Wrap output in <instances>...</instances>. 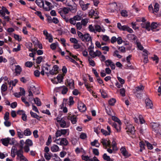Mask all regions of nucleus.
<instances>
[{"mask_svg":"<svg viewBox=\"0 0 161 161\" xmlns=\"http://www.w3.org/2000/svg\"><path fill=\"white\" fill-rule=\"evenodd\" d=\"M77 33L79 37L83 42H89L92 40L91 36L88 33H86L84 35L79 31H77Z\"/></svg>","mask_w":161,"mask_h":161,"instance_id":"1","label":"nucleus"},{"mask_svg":"<svg viewBox=\"0 0 161 161\" xmlns=\"http://www.w3.org/2000/svg\"><path fill=\"white\" fill-rule=\"evenodd\" d=\"M108 12L111 13L114 12L118 10V6L116 3H109L107 9Z\"/></svg>","mask_w":161,"mask_h":161,"instance_id":"2","label":"nucleus"},{"mask_svg":"<svg viewBox=\"0 0 161 161\" xmlns=\"http://www.w3.org/2000/svg\"><path fill=\"white\" fill-rule=\"evenodd\" d=\"M57 121L59 124L60 126L62 128H67L69 125L66 123L65 120V118L63 117L60 118L58 117L56 118Z\"/></svg>","mask_w":161,"mask_h":161,"instance_id":"3","label":"nucleus"},{"mask_svg":"<svg viewBox=\"0 0 161 161\" xmlns=\"http://www.w3.org/2000/svg\"><path fill=\"white\" fill-rule=\"evenodd\" d=\"M153 130L155 132L158 133L161 125L158 123L152 122L150 123Z\"/></svg>","mask_w":161,"mask_h":161,"instance_id":"4","label":"nucleus"},{"mask_svg":"<svg viewBox=\"0 0 161 161\" xmlns=\"http://www.w3.org/2000/svg\"><path fill=\"white\" fill-rule=\"evenodd\" d=\"M126 132L128 134H134L135 133V130L134 127L131 124H128L126 126Z\"/></svg>","mask_w":161,"mask_h":161,"instance_id":"5","label":"nucleus"},{"mask_svg":"<svg viewBox=\"0 0 161 161\" xmlns=\"http://www.w3.org/2000/svg\"><path fill=\"white\" fill-rule=\"evenodd\" d=\"M89 54L90 56L93 58H95L96 57H99L102 54L101 52L98 50H97L94 52L92 49L89 51Z\"/></svg>","mask_w":161,"mask_h":161,"instance_id":"6","label":"nucleus"},{"mask_svg":"<svg viewBox=\"0 0 161 161\" xmlns=\"http://www.w3.org/2000/svg\"><path fill=\"white\" fill-rule=\"evenodd\" d=\"M120 151L121 153L125 158H128L131 155L128 152L124 147H122L120 149Z\"/></svg>","mask_w":161,"mask_h":161,"instance_id":"7","label":"nucleus"},{"mask_svg":"<svg viewBox=\"0 0 161 161\" xmlns=\"http://www.w3.org/2000/svg\"><path fill=\"white\" fill-rule=\"evenodd\" d=\"M5 14H9L10 12L5 7L3 6L2 7V9L0 10V16H4Z\"/></svg>","mask_w":161,"mask_h":161,"instance_id":"8","label":"nucleus"},{"mask_svg":"<svg viewBox=\"0 0 161 161\" xmlns=\"http://www.w3.org/2000/svg\"><path fill=\"white\" fill-rule=\"evenodd\" d=\"M78 108L81 112H84L86 110V105L81 102H79L78 104Z\"/></svg>","mask_w":161,"mask_h":161,"instance_id":"9","label":"nucleus"},{"mask_svg":"<svg viewBox=\"0 0 161 161\" xmlns=\"http://www.w3.org/2000/svg\"><path fill=\"white\" fill-rule=\"evenodd\" d=\"M146 107L147 108H152L153 104L152 101L149 98H146L145 100Z\"/></svg>","mask_w":161,"mask_h":161,"instance_id":"10","label":"nucleus"},{"mask_svg":"<svg viewBox=\"0 0 161 161\" xmlns=\"http://www.w3.org/2000/svg\"><path fill=\"white\" fill-rule=\"evenodd\" d=\"M69 12V9L68 7H64L60 8L58 10V13L59 14H62V13L64 14H67Z\"/></svg>","mask_w":161,"mask_h":161,"instance_id":"11","label":"nucleus"},{"mask_svg":"<svg viewBox=\"0 0 161 161\" xmlns=\"http://www.w3.org/2000/svg\"><path fill=\"white\" fill-rule=\"evenodd\" d=\"M79 3L82 10L84 11L86 10L88 8L89 5L90 4L89 3L85 4L84 2L82 1H80Z\"/></svg>","mask_w":161,"mask_h":161,"instance_id":"12","label":"nucleus"},{"mask_svg":"<svg viewBox=\"0 0 161 161\" xmlns=\"http://www.w3.org/2000/svg\"><path fill=\"white\" fill-rule=\"evenodd\" d=\"M23 153L24 152L22 148L16 151V155H17V158L18 159H19L21 157H23Z\"/></svg>","mask_w":161,"mask_h":161,"instance_id":"13","label":"nucleus"},{"mask_svg":"<svg viewBox=\"0 0 161 161\" xmlns=\"http://www.w3.org/2000/svg\"><path fill=\"white\" fill-rule=\"evenodd\" d=\"M58 89L63 94H66L68 91V88L65 86H63L59 87L58 88Z\"/></svg>","mask_w":161,"mask_h":161,"instance_id":"14","label":"nucleus"},{"mask_svg":"<svg viewBox=\"0 0 161 161\" xmlns=\"http://www.w3.org/2000/svg\"><path fill=\"white\" fill-rule=\"evenodd\" d=\"M103 145L105 147H109L110 146V142L106 139H102L101 141Z\"/></svg>","mask_w":161,"mask_h":161,"instance_id":"15","label":"nucleus"},{"mask_svg":"<svg viewBox=\"0 0 161 161\" xmlns=\"http://www.w3.org/2000/svg\"><path fill=\"white\" fill-rule=\"evenodd\" d=\"M82 14L80 11L77 12V15L74 16L73 18L76 20L79 21L81 19Z\"/></svg>","mask_w":161,"mask_h":161,"instance_id":"16","label":"nucleus"},{"mask_svg":"<svg viewBox=\"0 0 161 161\" xmlns=\"http://www.w3.org/2000/svg\"><path fill=\"white\" fill-rule=\"evenodd\" d=\"M67 83L70 88L73 89L74 88V81L73 80L68 79Z\"/></svg>","mask_w":161,"mask_h":161,"instance_id":"17","label":"nucleus"},{"mask_svg":"<svg viewBox=\"0 0 161 161\" xmlns=\"http://www.w3.org/2000/svg\"><path fill=\"white\" fill-rule=\"evenodd\" d=\"M51 4V3H50L47 1H45V5L47 6V7H45L44 5V6L43 7L44 9L46 11H49L51 9L50 7Z\"/></svg>","mask_w":161,"mask_h":161,"instance_id":"18","label":"nucleus"},{"mask_svg":"<svg viewBox=\"0 0 161 161\" xmlns=\"http://www.w3.org/2000/svg\"><path fill=\"white\" fill-rule=\"evenodd\" d=\"M121 124L122 123L120 124H117L116 123H114L113 125V126L116 129L117 132H119L121 130Z\"/></svg>","mask_w":161,"mask_h":161,"instance_id":"19","label":"nucleus"},{"mask_svg":"<svg viewBox=\"0 0 161 161\" xmlns=\"http://www.w3.org/2000/svg\"><path fill=\"white\" fill-rule=\"evenodd\" d=\"M33 99H34L35 104H36L37 106H40L41 105V103L40 100L38 98L36 97L34 99L33 97H31L29 98V100H31V101H32Z\"/></svg>","mask_w":161,"mask_h":161,"instance_id":"20","label":"nucleus"},{"mask_svg":"<svg viewBox=\"0 0 161 161\" xmlns=\"http://www.w3.org/2000/svg\"><path fill=\"white\" fill-rule=\"evenodd\" d=\"M17 136L19 138H23L24 136V132H23L20 129H17Z\"/></svg>","mask_w":161,"mask_h":161,"instance_id":"21","label":"nucleus"},{"mask_svg":"<svg viewBox=\"0 0 161 161\" xmlns=\"http://www.w3.org/2000/svg\"><path fill=\"white\" fill-rule=\"evenodd\" d=\"M95 33H96L97 32H100L101 31L103 32H104V29H102L100 26L98 25H95Z\"/></svg>","mask_w":161,"mask_h":161,"instance_id":"22","label":"nucleus"},{"mask_svg":"<svg viewBox=\"0 0 161 161\" xmlns=\"http://www.w3.org/2000/svg\"><path fill=\"white\" fill-rule=\"evenodd\" d=\"M59 147L56 145H53L51 147V150L53 152H56L59 151Z\"/></svg>","mask_w":161,"mask_h":161,"instance_id":"23","label":"nucleus"},{"mask_svg":"<svg viewBox=\"0 0 161 161\" xmlns=\"http://www.w3.org/2000/svg\"><path fill=\"white\" fill-rule=\"evenodd\" d=\"M8 139L9 137L2 139L1 140V141L3 145L5 146H7L9 144Z\"/></svg>","mask_w":161,"mask_h":161,"instance_id":"24","label":"nucleus"},{"mask_svg":"<svg viewBox=\"0 0 161 161\" xmlns=\"http://www.w3.org/2000/svg\"><path fill=\"white\" fill-rule=\"evenodd\" d=\"M36 3L40 8H43L44 6V2L43 0H36Z\"/></svg>","mask_w":161,"mask_h":161,"instance_id":"25","label":"nucleus"},{"mask_svg":"<svg viewBox=\"0 0 161 161\" xmlns=\"http://www.w3.org/2000/svg\"><path fill=\"white\" fill-rule=\"evenodd\" d=\"M53 155L51 153H45L44 156L46 160L48 161L51 159V157H53Z\"/></svg>","mask_w":161,"mask_h":161,"instance_id":"26","label":"nucleus"},{"mask_svg":"<svg viewBox=\"0 0 161 161\" xmlns=\"http://www.w3.org/2000/svg\"><path fill=\"white\" fill-rule=\"evenodd\" d=\"M16 148L15 146H13L11 150V155L13 158H14L16 155Z\"/></svg>","mask_w":161,"mask_h":161,"instance_id":"27","label":"nucleus"},{"mask_svg":"<svg viewBox=\"0 0 161 161\" xmlns=\"http://www.w3.org/2000/svg\"><path fill=\"white\" fill-rule=\"evenodd\" d=\"M32 132L29 128H27L24 131V134L25 136H28L31 135Z\"/></svg>","mask_w":161,"mask_h":161,"instance_id":"28","label":"nucleus"},{"mask_svg":"<svg viewBox=\"0 0 161 161\" xmlns=\"http://www.w3.org/2000/svg\"><path fill=\"white\" fill-rule=\"evenodd\" d=\"M69 118L73 124H75L77 122V117L75 115L71 116L69 117Z\"/></svg>","mask_w":161,"mask_h":161,"instance_id":"29","label":"nucleus"},{"mask_svg":"<svg viewBox=\"0 0 161 161\" xmlns=\"http://www.w3.org/2000/svg\"><path fill=\"white\" fill-rule=\"evenodd\" d=\"M61 145H67L68 143V141L65 138L61 139Z\"/></svg>","mask_w":161,"mask_h":161,"instance_id":"30","label":"nucleus"},{"mask_svg":"<svg viewBox=\"0 0 161 161\" xmlns=\"http://www.w3.org/2000/svg\"><path fill=\"white\" fill-rule=\"evenodd\" d=\"M159 10V5L157 3H156L154 5L153 13H157Z\"/></svg>","mask_w":161,"mask_h":161,"instance_id":"31","label":"nucleus"},{"mask_svg":"<svg viewBox=\"0 0 161 161\" xmlns=\"http://www.w3.org/2000/svg\"><path fill=\"white\" fill-rule=\"evenodd\" d=\"M102 40L106 42H109L110 39L109 36L106 35H103L101 36Z\"/></svg>","mask_w":161,"mask_h":161,"instance_id":"32","label":"nucleus"},{"mask_svg":"<svg viewBox=\"0 0 161 161\" xmlns=\"http://www.w3.org/2000/svg\"><path fill=\"white\" fill-rule=\"evenodd\" d=\"M144 89V87L142 85H140L135 88L136 92H138L143 91Z\"/></svg>","mask_w":161,"mask_h":161,"instance_id":"33","label":"nucleus"},{"mask_svg":"<svg viewBox=\"0 0 161 161\" xmlns=\"http://www.w3.org/2000/svg\"><path fill=\"white\" fill-rule=\"evenodd\" d=\"M63 75L59 74L57 77V79L58 80V82L60 83L62 81L63 79L64 76Z\"/></svg>","mask_w":161,"mask_h":161,"instance_id":"34","label":"nucleus"},{"mask_svg":"<svg viewBox=\"0 0 161 161\" xmlns=\"http://www.w3.org/2000/svg\"><path fill=\"white\" fill-rule=\"evenodd\" d=\"M88 29L89 31L95 33V25L93 26L92 25H89L88 26Z\"/></svg>","mask_w":161,"mask_h":161,"instance_id":"35","label":"nucleus"},{"mask_svg":"<svg viewBox=\"0 0 161 161\" xmlns=\"http://www.w3.org/2000/svg\"><path fill=\"white\" fill-rule=\"evenodd\" d=\"M26 145H27L29 147L33 145V142L30 139H27L25 142Z\"/></svg>","mask_w":161,"mask_h":161,"instance_id":"36","label":"nucleus"},{"mask_svg":"<svg viewBox=\"0 0 161 161\" xmlns=\"http://www.w3.org/2000/svg\"><path fill=\"white\" fill-rule=\"evenodd\" d=\"M15 73L17 74H19L21 72V69L19 65H17L15 69Z\"/></svg>","mask_w":161,"mask_h":161,"instance_id":"37","label":"nucleus"},{"mask_svg":"<svg viewBox=\"0 0 161 161\" xmlns=\"http://www.w3.org/2000/svg\"><path fill=\"white\" fill-rule=\"evenodd\" d=\"M9 144L10 145H14L16 141L14 138H11L9 137L8 139Z\"/></svg>","mask_w":161,"mask_h":161,"instance_id":"38","label":"nucleus"},{"mask_svg":"<svg viewBox=\"0 0 161 161\" xmlns=\"http://www.w3.org/2000/svg\"><path fill=\"white\" fill-rule=\"evenodd\" d=\"M136 43L137 47L139 50H143L144 48L142 46V45H141L140 42H139L136 40Z\"/></svg>","mask_w":161,"mask_h":161,"instance_id":"39","label":"nucleus"},{"mask_svg":"<svg viewBox=\"0 0 161 161\" xmlns=\"http://www.w3.org/2000/svg\"><path fill=\"white\" fill-rule=\"evenodd\" d=\"M120 13L122 16L123 17H127L128 16V12L126 10H122L121 11Z\"/></svg>","mask_w":161,"mask_h":161,"instance_id":"40","label":"nucleus"},{"mask_svg":"<svg viewBox=\"0 0 161 161\" xmlns=\"http://www.w3.org/2000/svg\"><path fill=\"white\" fill-rule=\"evenodd\" d=\"M146 125L144 124L143 126L139 128V130L141 133H142L146 130Z\"/></svg>","mask_w":161,"mask_h":161,"instance_id":"41","label":"nucleus"},{"mask_svg":"<svg viewBox=\"0 0 161 161\" xmlns=\"http://www.w3.org/2000/svg\"><path fill=\"white\" fill-rule=\"evenodd\" d=\"M116 102V101L115 99L112 98L109 100L108 101V103L111 106H113L114 105V104Z\"/></svg>","mask_w":161,"mask_h":161,"instance_id":"42","label":"nucleus"},{"mask_svg":"<svg viewBox=\"0 0 161 161\" xmlns=\"http://www.w3.org/2000/svg\"><path fill=\"white\" fill-rule=\"evenodd\" d=\"M30 114L32 117L36 118L37 119H38L39 116L36 114L34 113L31 111H30Z\"/></svg>","mask_w":161,"mask_h":161,"instance_id":"43","label":"nucleus"},{"mask_svg":"<svg viewBox=\"0 0 161 161\" xmlns=\"http://www.w3.org/2000/svg\"><path fill=\"white\" fill-rule=\"evenodd\" d=\"M113 55L114 56H116L119 58H122V56L119 54L117 50H116L114 52Z\"/></svg>","mask_w":161,"mask_h":161,"instance_id":"44","label":"nucleus"},{"mask_svg":"<svg viewBox=\"0 0 161 161\" xmlns=\"http://www.w3.org/2000/svg\"><path fill=\"white\" fill-rule=\"evenodd\" d=\"M88 19L86 18L82 19L81 21V23L83 26H86L88 23Z\"/></svg>","mask_w":161,"mask_h":161,"instance_id":"45","label":"nucleus"},{"mask_svg":"<svg viewBox=\"0 0 161 161\" xmlns=\"http://www.w3.org/2000/svg\"><path fill=\"white\" fill-rule=\"evenodd\" d=\"M7 87L6 84H3L1 87V91L3 92H5L7 91Z\"/></svg>","mask_w":161,"mask_h":161,"instance_id":"46","label":"nucleus"},{"mask_svg":"<svg viewBox=\"0 0 161 161\" xmlns=\"http://www.w3.org/2000/svg\"><path fill=\"white\" fill-rule=\"evenodd\" d=\"M128 37L130 39H131L133 40H135L137 38L136 36H135L133 34H130L128 35Z\"/></svg>","mask_w":161,"mask_h":161,"instance_id":"47","label":"nucleus"},{"mask_svg":"<svg viewBox=\"0 0 161 161\" xmlns=\"http://www.w3.org/2000/svg\"><path fill=\"white\" fill-rule=\"evenodd\" d=\"M22 101L25 103L26 106L27 107L30 106V105L29 103L26 101V99L24 97H21Z\"/></svg>","mask_w":161,"mask_h":161,"instance_id":"48","label":"nucleus"},{"mask_svg":"<svg viewBox=\"0 0 161 161\" xmlns=\"http://www.w3.org/2000/svg\"><path fill=\"white\" fill-rule=\"evenodd\" d=\"M124 31H127L129 33H132L133 31V30L131 28L126 25H125V28H124Z\"/></svg>","mask_w":161,"mask_h":161,"instance_id":"49","label":"nucleus"},{"mask_svg":"<svg viewBox=\"0 0 161 161\" xmlns=\"http://www.w3.org/2000/svg\"><path fill=\"white\" fill-rule=\"evenodd\" d=\"M69 9V11H71L72 13H75L76 12V10L75 7H73L72 6H70L69 7H68Z\"/></svg>","mask_w":161,"mask_h":161,"instance_id":"50","label":"nucleus"},{"mask_svg":"<svg viewBox=\"0 0 161 161\" xmlns=\"http://www.w3.org/2000/svg\"><path fill=\"white\" fill-rule=\"evenodd\" d=\"M35 13L36 15H37L41 19H42V20H44V18L43 16L42 15L41 12L40 11H37Z\"/></svg>","mask_w":161,"mask_h":161,"instance_id":"51","label":"nucleus"},{"mask_svg":"<svg viewBox=\"0 0 161 161\" xmlns=\"http://www.w3.org/2000/svg\"><path fill=\"white\" fill-rule=\"evenodd\" d=\"M85 86L88 91L90 92H92V93H93V92L92 91L91 87L87 83H85Z\"/></svg>","mask_w":161,"mask_h":161,"instance_id":"52","label":"nucleus"},{"mask_svg":"<svg viewBox=\"0 0 161 161\" xmlns=\"http://www.w3.org/2000/svg\"><path fill=\"white\" fill-rule=\"evenodd\" d=\"M43 60V58L42 56L38 57L36 59V63L37 64H39L42 62Z\"/></svg>","mask_w":161,"mask_h":161,"instance_id":"53","label":"nucleus"},{"mask_svg":"<svg viewBox=\"0 0 161 161\" xmlns=\"http://www.w3.org/2000/svg\"><path fill=\"white\" fill-rule=\"evenodd\" d=\"M158 25L157 23L153 22L152 23L151 28V30H153V29H156L158 26Z\"/></svg>","mask_w":161,"mask_h":161,"instance_id":"54","label":"nucleus"},{"mask_svg":"<svg viewBox=\"0 0 161 161\" xmlns=\"http://www.w3.org/2000/svg\"><path fill=\"white\" fill-rule=\"evenodd\" d=\"M101 131L103 134L105 136L109 135L110 134L109 131H108L106 130L103 129H102Z\"/></svg>","mask_w":161,"mask_h":161,"instance_id":"55","label":"nucleus"},{"mask_svg":"<svg viewBox=\"0 0 161 161\" xmlns=\"http://www.w3.org/2000/svg\"><path fill=\"white\" fill-rule=\"evenodd\" d=\"M112 119L115 121L117 122L118 124H120L121 123V121L117 117L115 116H112Z\"/></svg>","mask_w":161,"mask_h":161,"instance_id":"56","label":"nucleus"},{"mask_svg":"<svg viewBox=\"0 0 161 161\" xmlns=\"http://www.w3.org/2000/svg\"><path fill=\"white\" fill-rule=\"evenodd\" d=\"M82 25L81 22H78L76 24V27L78 30H80L82 28Z\"/></svg>","mask_w":161,"mask_h":161,"instance_id":"57","label":"nucleus"},{"mask_svg":"<svg viewBox=\"0 0 161 161\" xmlns=\"http://www.w3.org/2000/svg\"><path fill=\"white\" fill-rule=\"evenodd\" d=\"M76 20L74 19V18L73 17V18H70L69 19V22L71 24H73V25H75L76 24Z\"/></svg>","mask_w":161,"mask_h":161,"instance_id":"58","label":"nucleus"},{"mask_svg":"<svg viewBox=\"0 0 161 161\" xmlns=\"http://www.w3.org/2000/svg\"><path fill=\"white\" fill-rule=\"evenodd\" d=\"M62 135H65L68 133V135L69 134V129H61V130Z\"/></svg>","mask_w":161,"mask_h":161,"instance_id":"59","label":"nucleus"},{"mask_svg":"<svg viewBox=\"0 0 161 161\" xmlns=\"http://www.w3.org/2000/svg\"><path fill=\"white\" fill-rule=\"evenodd\" d=\"M145 142L148 149L151 150L153 149V146L151 144L147 141H145Z\"/></svg>","mask_w":161,"mask_h":161,"instance_id":"60","label":"nucleus"},{"mask_svg":"<svg viewBox=\"0 0 161 161\" xmlns=\"http://www.w3.org/2000/svg\"><path fill=\"white\" fill-rule=\"evenodd\" d=\"M21 49V46L20 44H18L17 48H14L13 49V51L14 52H17L20 51Z\"/></svg>","mask_w":161,"mask_h":161,"instance_id":"61","label":"nucleus"},{"mask_svg":"<svg viewBox=\"0 0 161 161\" xmlns=\"http://www.w3.org/2000/svg\"><path fill=\"white\" fill-rule=\"evenodd\" d=\"M53 157H54L53 159L55 161H62L60 158L56 154H54Z\"/></svg>","mask_w":161,"mask_h":161,"instance_id":"62","label":"nucleus"},{"mask_svg":"<svg viewBox=\"0 0 161 161\" xmlns=\"http://www.w3.org/2000/svg\"><path fill=\"white\" fill-rule=\"evenodd\" d=\"M113 63L111 60L109 59H108L105 62V65L107 67L110 66Z\"/></svg>","mask_w":161,"mask_h":161,"instance_id":"63","label":"nucleus"},{"mask_svg":"<svg viewBox=\"0 0 161 161\" xmlns=\"http://www.w3.org/2000/svg\"><path fill=\"white\" fill-rule=\"evenodd\" d=\"M62 135L61 130H59L57 131L55 133V136L57 137H60Z\"/></svg>","mask_w":161,"mask_h":161,"instance_id":"64","label":"nucleus"}]
</instances>
